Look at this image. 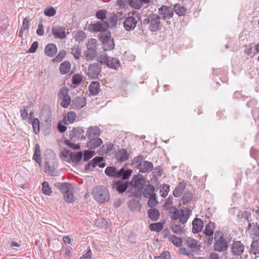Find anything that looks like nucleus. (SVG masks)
<instances>
[{
  "label": "nucleus",
  "mask_w": 259,
  "mask_h": 259,
  "mask_svg": "<svg viewBox=\"0 0 259 259\" xmlns=\"http://www.w3.org/2000/svg\"><path fill=\"white\" fill-rule=\"evenodd\" d=\"M148 215L152 221H156L159 218L160 212L157 209L151 208L148 211Z\"/></svg>",
  "instance_id": "nucleus-32"
},
{
  "label": "nucleus",
  "mask_w": 259,
  "mask_h": 259,
  "mask_svg": "<svg viewBox=\"0 0 259 259\" xmlns=\"http://www.w3.org/2000/svg\"><path fill=\"white\" fill-rule=\"evenodd\" d=\"M82 79V77L80 74H75L73 76L72 78V83L74 84H78L81 82Z\"/></svg>",
  "instance_id": "nucleus-64"
},
{
  "label": "nucleus",
  "mask_w": 259,
  "mask_h": 259,
  "mask_svg": "<svg viewBox=\"0 0 259 259\" xmlns=\"http://www.w3.org/2000/svg\"><path fill=\"white\" fill-rule=\"evenodd\" d=\"M215 228V223L212 222H209L205 226L204 231L203 232L205 235L207 237H211L213 236L214 233V230Z\"/></svg>",
  "instance_id": "nucleus-30"
},
{
  "label": "nucleus",
  "mask_w": 259,
  "mask_h": 259,
  "mask_svg": "<svg viewBox=\"0 0 259 259\" xmlns=\"http://www.w3.org/2000/svg\"><path fill=\"white\" fill-rule=\"evenodd\" d=\"M55 185L56 187L58 188L60 190V191L63 194V195L73 190L72 186L68 183H58Z\"/></svg>",
  "instance_id": "nucleus-22"
},
{
  "label": "nucleus",
  "mask_w": 259,
  "mask_h": 259,
  "mask_svg": "<svg viewBox=\"0 0 259 259\" xmlns=\"http://www.w3.org/2000/svg\"><path fill=\"white\" fill-rule=\"evenodd\" d=\"M69 138L73 141H78L84 138V131L80 127H74L69 134Z\"/></svg>",
  "instance_id": "nucleus-13"
},
{
  "label": "nucleus",
  "mask_w": 259,
  "mask_h": 259,
  "mask_svg": "<svg viewBox=\"0 0 259 259\" xmlns=\"http://www.w3.org/2000/svg\"><path fill=\"white\" fill-rule=\"evenodd\" d=\"M64 201L67 203H71L74 201L76 198L73 194L72 190L63 195Z\"/></svg>",
  "instance_id": "nucleus-43"
},
{
  "label": "nucleus",
  "mask_w": 259,
  "mask_h": 259,
  "mask_svg": "<svg viewBox=\"0 0 259 259\" xmlns=\"http://www.w3.org/2000/svg\"><path fill=\"white\" fill-rule=\"evenodd\" d=\"M169 186L167 185H164L160 190V194L163 197H165L169 192Z\"/></svg>",
  "instance_id": "nucleus-58"
},
{
  "label": "nucleus",
  "mask_w": 259,
  "mask_h": 259,
  "mask_svg": "<svg viewBox=\"0 0 259 259\" xmlns=\"http://www.w3.org/2000/svg\"><path fill=\"white\" fill-rule=\"evenodd\" d=\"M92 194L94 199L100 203L108 201L110 199L108 190L103 186L96 187L93 189Z\"/></svg>",
  "instance_id": "nucleus-4"
},
{
  "label": "nucleus",
  "mask_w": 259,
  "mask_h": 259,
  "mask_svg": "<svg viewBox=\"0 0 259 259\" xmlns=\"http://www.w3.org/2000/svg\"><path fill=\"white\" fill-rule=\"evenodd\" d=\"M52 32L55 38L64 39L66 37L67 33L65 32V28L59 25H55L52 28Z\"/></svg>",
  "instance_id": "nucleus-17"
},
{
  "label": "nucleus",
  "mask_w": 259,
  "mask_h": 259,
  "mask_svg": "<svg viewBox=\"0 0 259 259\" xmlns=\"http://www.w3.org/2000/svg\"><path fill=\"white\" fill-rule=\"evenodd\" d=\"M57 160L54 159V161L51 163L50 161L45 162V171L50 176H57L59 175V172L56 170L57 167Z\"/></svg>",
  "instance_id": "nucleus-15"
},
{
  "label": "nucleus",
  "mask_w": 259,
  "mask_h": 259,
  "mask_svg": "<svg viewBox=\"0 0 259 259\" xmlns=\"http://www.w3.org/2000/svg\"><path fill=\"white\" fill-rule=\"evenodd\" d=\"M119 60L116 58H109L106 64L107 66L112 69H117L120 66Z\"/></svg>",
  "instance_id": "nucleus-34"
},
{
  "label": "nucleus",
  "mask_w": 259,
  "mask_h": 259,
  "mask_svg": "<svg viewBox=\"0 0 259 259\" xmlns=\"http://www.w3.org/2000/svg\"><path fill=\"white\" fill-rule=\"evenodd\" d=\"M228 245L226 239L224 237V234L221 231H217L214 232L213 249L215 251L222 252L226 251Z\"/></svg>",
  "instance_id": "nucleus-2"
},
{
  "label": "nucleus",
  "mask_w": 259,
  "mask_h": 259,
  "mask_svg": "<svg viewBox=\"0 0 259 259\" xmlns=\"http://www.w3.org/2000/svg\"><path fill=\"white\" fill-rule=\"evenodd\" d=\"M129 183L121 180L115 181L112 184V188L119 193L124 192L127 188Z\"/></svg>",
  "instance_id": "nucleus-18"
},
{
  "label": "nucleus",
  "mask_w": 259,
  "mask_h": 259,
  "mask_svg": "<svg viewBox=\"0 0 259 259\" xmlns=\"http://www.w3.org/2000/svg\"><path fill=\"white\" fill-rule=\"evenodd\" d=\"M100 39L102 41L103 45L104 44H107L108 42L112 39H111L110 34H106L105 35H102L100 37Z\"/></svg>",
  "instance_id": "nucleus-60"
},
{
  "label": "nucleus",
  "mask_w": 259,
  "mask_h": 259,
  "mask_svg": "<svg viewBox=\"0 0 259 259\" xmlns=\"http://www.w3.org/2000/svg\"><path fill=\"white\" fill-rule=\"evenodd\" d=\"M132 172V169L125 168L124 167L117 170L116 167L113 166H108L105 170V173L108 176L114 178H121L123 180L128 179L131 176Z\"/></svg>",
  "instance_id": "nucleus-1"
},
{
  "label": "nucleus",
  "mask_w": 259,
  "mask_h": 259,
  "mask_svg": "<svg viewBox=\"0 0 259 259\" xmlns=\"http://www.w3.org/2000/svg\"><path fill=\"white\" fill-rule=\"evenodd\" d=\"M95 155V152L90 150H85L84 151V155L83 157V160L84 161H88Z\"/></svg>",
  "instance_id": "nucleus-54"
},
{
  "label": "nucleus",
  "mask_w": 259,
  "mask_h": 259,
  "mask_svg": "<svg viewBox=\"0 0 259 259\" xmlns=\"http://www.w3.org/2000/svg\"><path fill=\"white\" fill-rule=\"evenodd\" d=\"M42 192L46 195H51L52 193L51 189L48 182L44 181L42 183Z\"/></svg>",
  "instance_id": "nucleus-46"
},
{
  "label": "nucleus",
  "mask_w": 259,
  "mask_h": 259,
  "mask_svg": "<svg viewBox=\"0 0 259 259\" xmlns=\"http://www.w3.org/2000/svg\"><path fill=\"white\" fill-rule=\"evenodd\" d=\"M250 251L256 255L259 254V241L257 240L253 241L250 248Z\"/></svg>",
  "instance_id": "nucleus-45"
},
{
  "label": "nucleus",
  "mask_w": 259,
  "mask_h": 259,
  "mask_svg": "<svg viewBox=\"0 0 259 259\" xmlns=\"http://www.w3.org/2000/svg\"><path fill=\"white\" fill-rule=\"evenodd\" d=\"M160 17L155 14H151L143 20L144 25H148V29L152 32L157 31L161 29V23Z\"/></svg>",
  "instance_id": "nucleus-3"
},
{
  "label": "nucleus",
  "mask_w": 259,
  "mask_h": 259,
  "mask_svg": "<svg viewBox=\"0 0 259 259\" xmlns=\"http://www.w3.org/2000/svg\"><path fill=\"white\" fill-rule=\"evenodd\" d=\"M185 188V185L183 183H180L173 191V194L176 197H180L182 194Z\"/></svg>",
  "instance_id": "nucleus-37"
},
{
  "label": "nucleus",
  "mask_w": 259,
  "mask_h": 259,
  "mask_svg": "<svg viewBox=\"0 0 259 259\" xmlns=\"http://www.w3.org/2000/svg\"><path fill=\"white\" fill-rule=\"evenodd\" d=\"M170 255L168 251H163L160 255L155 256V259H170Z\"/></svg>",
  "instance_id": "nucleus-62"
},
{
  "label": "nucleus",
  "mask_w": 259,
  "mask_h": 259,
  "mask_svg": "<svg viewBox=\"0 0 259 259\" xmlns=\"http://www.w3.org/2000/svg\"><path fill=\"white\" fill-rule=\"evenodd\" d=\"M106 11L104 10H99L96 13V17L100 20H104L106 18Z\"/></svg>",
  "instance_id": "nucleus-57"
},
{
  "label": "nucleus",
  "mask_w": 259,
  "mask_h": 259,
  "mask_svg": "<svg viewBox=\"0 0 259 259\" xmlns=\"http://www.w3.org/2000/svg\"><path fill=\"white\" fill-rule=\"evenodd\" d=\"M144 157L142 155H140L134 158L133 161V164L138 168V166L140 165V163H142L144 161Z\"/></svg>",
  "instance_id": "nucleus-52"
},
{
  "label": "nucleus",
  "mask_w": 259,
  "mask_h": 259,
  "mask_svg": "<svg viewBox=\"0 0 259 259\" xmlns=\"http://www.w3.org/2000/svg\"><path fill=\"white\" fill-rule=\"evenodd\" d=\"M186 242L187 245L191 249H200L201 247L200 245L198 244V242L196 240L190 237L186 238Z\"/></svg>",
  "instance_id": "nucleus-33"
},
{
  "label": "nucleus",
  "mask_w": 259,
  "mask_h": 259,
  "mask_svg": "<svg viewBox=\"0 0 259 259\" xmlns=\"http://www.w3.org/2000/svg\"><path fill=\"white\" fill-rule=\"evenodd\" d=\"M82 157V153L81 151L77 152V153L72 152L71 155V159H70V161H71L73 163H78L80 161Z\"/></svg>",
  "instance_id": "nucleus-42"
},
{
  "label": "nucleus",
  "mask_w": 259,
  "mask_h": 259,
  "mask_svg": "<svg viewBox=\"0 0 259 259\" xmlns=\"http://www.w3.org/2000/svg\"><path fill=\"white\" fill-rule=\"evenodd\" d=\"M192 231L194 233H198L201 231L203 227V221L199 218H195L192 222Z\"/></svg>",
  "instance_id": "nucleus-23"
},
{
  "label": "nucleus",
  "mask_w": 259,
  "mask_h": 259,
  "mask_svg": "<svg viewBox=\"0 0 259 259\" xmlns=\"http://www.w3.org/2000/svg\"><path fill=\"white\" fill-rule=\"evenodd\" d=\"M180 211L181 213H180V217L178 219H179L180 222L182 224H184L187 222L189 218L190 215L191 214V211L189 208H186L184 210L181 209Z\"/></svg>",
  "instance_id": "nucleus-25"
},
{
  "label": "nucleus",
  "mask_w": 259,
  "mask_h": 259,
  "mask_svg": "<svg viewBox=\"0 0 259 259\" xmlns=\"http://www.w3.org/2000/svg\"><path fill=\"white\" fill-rule=\"evenodd\" d=\"M58 97L61 100V106L64 108H67L71 103V97L69 95V90L67 88L63 87L58 93Z\"/></svg>",
  "instance_id": "nucleus-6"
},
{
  "label": "nucleus",
  "mask_w": 259,
  "mask_h": 259,
  "mask_svg": "<svg viewBox=\"0 0 259 259\" xmlns=\"http://www.w3.org/2000/svg\"><path fill=\"white\" fill-rule=\"evenodd\" d=\"M76 117V114L74 112H69L64 117L63 120L64 124L72 123L75 121Z\"/></svg>",
  "instance_id": "nucleus-36"
},
{
  "label": "nucleus",
  "mask_w": 259,
  "mask_h": 259,
  "mask_svg": "<svg viewBox=\"0 0 259 259\" xmlns=\"http://www.w3.org/2000/svg\"><path fill=\"white\" fill-rule=\"evenodd\" d=\"M64 143L66 146L73 149L78 150L80 149V146L78 145L73 144L70 140L65 139Z\"/></svg>",
  "instance_id": "nucleus-56"
},
{
  "label": "nucleus",
  "mask_w": 259,
  "mask_h": 259,
  "mask_svg": "<svg viewBox=\"0 0 259 259\" xmlns=\"http://www.w3.org/2000/svg\"><path fill=\"white\" fill-rule=\"evenodd\" d=\"M245 214H247L245 218L248 222L247 231L249 236L253 238L259 236V225L257 223H250V220L249 218L251 217L250 214L247 212H245Z\"/></svg>",
  "instance_id": "nucleus-8"
},
{
  "label": "nucleus",
  "mask_w": 259,
  "mask_h": 259,
  "mask_svg": "<svg viewBox=\"0 0 259 259\" xmlns=\"http://www.w3.org/2000/svg\"><path fill=\"white\" fill-rule=\"evenodd\" d=\"M172 232L177 234H181L183 233V229L179 225H172L171 227Z\"/></svg>",
  "instance_id": "nucleus-61"
},
{
  "label": "nucleus",
  "mask_w": 259,
  "mask_h": 259,
  "mask_svg": "<svg viewBox=\"0 0 259 259\" xmlns=\"http://www.w3.org/2000/svg\"><path fill=\"white\" fill-rule=\"evenodd\" d=\"M97 40L95 38L89 39L87 44V50L83 52V55L87 60L92 61L97 55Z\"/></svg>",
  "instance_id": "nucleus-5"
},
{
  "label": "nucleus",
  "mask_w": 259,
  "mask_h": 259,
  "mask_svg": "<svg viewBox=\"0 0 259 259\" xmlns=\"http://www.w3.org/2000/svg\"><path fill=\"white\" fill-rule=\"evenodd\" d=\"M109 58V57H108L107 54H104L99 57L98 61L101 64H105L106 65Z\"/></svg>",
  "instance_id": "nucleus-63"
},
{
  "label": "nucleus",
  "mask_w": 259,
  "mask_h": 259,
  "mask_svg": "<svg viewBox=\"0 0 259 259\" xmlns=\"http://www.w3.org/2000/svg\"><path fill=\"white\" fill-rule=\"evenodd\" d=\"M72 152L67 149H64L62 152V155L64 158L65 160L67 162H70V159H71V155Z\"/></svg>",
  "instance_id": "nucleus-51"
},
{
  "label": "nucleus",
  "mask_w": 259,
  "mask_h": 259,
  "mask_svg": "<svg viewBox=\"0 0 259 259\" xmlns=\"http://www.w3.org/2000/svg\"><path fill=\"white\" fill-rule=\"evenodd\" d=\"M159 16L162 20L171 19L174 15V10L170 7L162 5L158 9Z\"/></svg>",
  "instance_id": "nucleus-10"
},
{
  "label": "nucleus",
  "mask_w": 259,
  "mask_h": 259,
  "mask_svg": "<svg viewBox=\"0 0 259 259\" xmlns=\"http://www.w3.org/2000/svg\"><path fill=\"white\" fill-rule=\"evenodd\" d=\"M175 245L181 246L182 244V240L180 238L177 237L175 235L169 236V239Z\"/></svg>",
  "instance_id": "nucleus-50"
},
{
  "label": "nucleus",
  "mask_w": 259,
  "mask_h": 259,
  "mask_svg": "<svg viewBox=\"0 0 259 259\" xmlns=\"http://www.w3.org/2000/svg\"><path fill=\"white\" fill-rule=\"evenodd\" d=\"M71 64L69 61H64L62 63L59 67L60 72L61 74H71L70 72Z\"/></svg>",
  "instance_id": "nucleus-28"
},
{
  "label": "nucleus",
  "mask_w": 259,
  "mask_h": 259,
  "mask_svg": "<svg viewBox=\"0 0 259 259\" xmlns=\"http://www.w3.org/2000/svg\"><path fill=\"white\" fill-rule=\"evenodd\" d=\"M103 160L104 158L103 157H95L92 159V161H90L92 163V166L94 168L97 165L99 166V163H100V162L103 161Z\"/></svg>",
  "instance_id": "nucleus-55"
},
{
  "label": "nucleus",
  "mask_w": 259,
  "mask_h": 259,
  "mask_svg": "<svg viewBox=\"0 0 259 259\" xmlns=\"http://www.w3.org/2000/svg\"><path fill=\"white\" fill-rule=\"evenodd\" d=\"M85 105L86 98L83 95H81L73 99L71 106L74 109L79 110L85 106Z\"/></svg>",
  "instance_id": "nucleus-16"
},
{
  "label": "nucleus",
  "mask_w": 259,
  "mask_h": 259,
  "mask_svg": "<svg viewBox=\"0 0 259 259\" xmlns=\"http://www.w3.org/2000/svg\"><path fill=\"white\" fill-rule=\"evenodd\" d=\"M163 224L161 223H156L151 224L149 225V229L151 231L159 232L163 229Z\"/></svg>",
  "instance_id": "nucleus-44"
},
{
  "label": "nucleus",
  "mask_w": 259,
  "mask_h": 259,
  "mask_svg": "<svg viewBox=\"0 0 259 259\" xmlns=\"http://www.w3.org/2000/svg\"><path fill=\"white\" fill-rule=\"evenodd\" d=\"M139 171L143 173L149 172L153 169V164L152 162L149 161H144L142 163H140L138 166Z\"/></svg>",
  "instance_id": "nucleus-20"
},
{
  "label": "nucleus",
  "mask_w": 259,
  "mask_h": 259,
  "mask_svg": "<svg viewBox=\"0 0 259 259\" xmlns=\"http://www.w3.org/2000/svg\"><path fill=\"white\" fill-rule=\"evenodd\" d=\"M118 21V16L116 14L112 15L108 19V22L106 23L108 24V27H112L114 26L117 23Z\"/></svg>",
  "instance_id": "nucleus-47"
},
{
  "label": "nucleus",
  "mask_w": 259,
  "mask_h": 259,
  "mask_svg": "<svg viewBox=\"0 0 259 259\" xmlns=\"http://www.w3.org/2000/svg\"><path fill=\"white\" fill-rule=\"evenodd\" d=\"M90 141L87 143V146L89 149H94L102 144V140L99 138H88Z\"/></svg>",
  "instance_id": "nucleus-26"
},
{
  "label": "nucleus",
  "mask_w": 259,
  "mask_h": 259,
  "mask_svg": "<svg viewBox=\"0 0 259 259\" xmlns=\"http://www.w3.org/2000/svg\"><path fill=\"white\" fill-rule=\"evenodd\" d=\"M41 119L45 121L46 126H50L52 121V112L50 108L44 106L40 111Z\"/></svg>",
  "instance_id": "nucleus-12"
},
{
  "label": "nucleus",
  "mask_w": 259,
  "mask_h": 259,
  "mask_svg": "<svg viewBox=\"0 0 259 259\" xmlns=\"http://www.w3.org/2000/svg\"><path fill=\"white\" fill-rule=\"evenodd\" d=\"M155 187L152 185H147L143 190V196L146 198L152 196L153 194H155Z\"/></svg>",
  "instance_id": "nucleus-31"
},
{
  "label": "nucleus",
  "mask_w": 259,
  "mask_h": 259,
  "mask_svg": "<svg viewBox=\"0 0 259 259\" xmlns=\"http://www.w3.org/2000/svg\"><path fill=\"white\" fill-rule=\"evenodd\" d=\"M128 4L136 9H140L143 6L142 2H140L139 0H128Z\"/></svg>",
  "instance_id": "nucleus-49"
},
{
  "label": "nucleus",
  "mask_w": 259,
  "mask_h": 259,
  "mask_svg": "<svg viewBox=\"0 0 259 259\" xmlns=\"http://www.w3.org/2000/svg\"><path fill=\"white\" fill-rule=\"evenodd\" d=\"M81 49L77 45H74L71 49V53L76 59H79L81 54Z\"/></svg>",
  "instance_id": "nucleus-41"
},
{
  "label": "nucleus",
  "mask_w": 259,
  "mask_h": 259,
  "mask_svg": "<svg viewBox=\"0 0 259 259\" xmlns=\"http://www.w3.org/2000/svg\"><path fill=\"white\" fill-rule=\"evenodd\" d=\"M192 197L193 195L190 191H186L182 196V202L184 204H187L191 202Z\"/></svg>",
  "instance_id": "nucleus-38"
},
{
  "label": "nucleus",
  "mask_w": 259,
  "mask_h": 259,
  "mask_svg": "<svg viewBox=\"0 0 259 259\" xmlns=\"http://www.w3.org/2000/svg\"><path fill=\"white\" fill-rule=\"evenodd\" d=\"M88 138H98L100 135V130L97 126H92L88 128L86 132Z\"/></svg>",
  "instance_id": "nucleus-24"
},
{
  "label": "nucleus",
  "mask_w": 259,
  "mask_h": 259,
  "mask_svg": "<svg viewBox=\"0 0 259 259\" xmlns=\"http://www.w3.org/2000/svg\"><path fill=\"white\" fill-rule=\"evenodd\" d=\"M148 198V205L149 207L153 208L157 205L158 202L156 194H153L152 196L149 197Z\"/></svg>",
  "instance_id": "nucleus-48"
},
{
  "label": "nucleus",
  "mask_w": 259,
  "mask_h": 259,
  "mask_svg": "<svg viewBox=\"0 0 259 259\" xmlns=\"http://www.w3.org/2000/svg\"><path fill=\"white\" fill-rule=\"evenodd\" d=\"M33 131L37 134L39 132V121L37 118H34L32 122Z\"/></svg>",
  "instance_id": "nucleus-53"
},
{
  "label": "nucleus",
  "mask_w": 259,
  "mask_h": 259,
  "mask_svg": "<svg viewBox=\"0 0 259 259\" xmlns=\"http://www.w3.org/2000/svg\"><path fill=\"white\" fill-rule=\"evenodd\" d=\"M129 155L127 151L124 149H122L118 151L115 154V157L117 161L122 162L128 159Z\"/></svg>",
  "instance_id": "nucleus-27"
},
{
  "label": "nucleus",
  "mask_w": 259,
  "mask_h": 259,
  "mask_svg": "<svg viewBox=\"0 0 259 259\" xmlns=\"http://www.w3.org/2000/svg\"><path fill=\"white\" fill-rule=\"evenodd\" d=\"M166 210H168L170 213V217L171 220H177L180 217L179 210L175 206H170L166 208Z\"/></svg>",
  "instance_id": "nucleus-35"
},
{
  "label": "nucleus",
  "mask_w": 259,
  "mask_h": 259,
  "mask_svg": "<svg viewBox=\"0 0 259 259\" xmlns=\"http://www.w3.org/2000/svg\"><path fill=\"white\" fill-rule=\"evenodd\" d=\"M139 18L134 17L133 16H129L126 17L123 22L124 28L127 31H131L134 30L137 24Z\"/></svg>",
  "instance_id": "nucleus-14"
},
{
  "label": "nucleus",
  "mask_w": 259,
  "mask_h": 259,
  "mask_svg": "<svg viewBox=\"0 0 259 259\" xmlns=\"http://www.w3.org/2000/svg\"><path fill=\"white\" fill-rule=\"evenodd\" d=\"M45 15L48 17H52L55 15L56 10L53 7H50L45 9L44 11Z\"/></svg>",
  "instance_id": "nucleus-59"
},
{
  "label": "nucleus",
  "mask_w": 259,
  "mask_h": 259,
  "mask_svg": "<svg viewBox=\"0 0 259 259\" xmlns=\"http://www.w3.org/2000/svg\"><path fill=\"white\" fill-rule=\"evenodd\" d=\"M244 250V245L240 241H234L231 246V253L233 255L241 256Z\"/></svg>",
  "instance_id": "nucleus-11"
},
{
  "label": "nucleus",
  "mask_w": 259,
  "mask_h": 259,
  "mask_svg": "<svg viewBox=\"0 0 259 259\" xmlns=\"http://www.w3.org/2000/svg\"><path fill=\"white\" fill-rule=\"evenodd\" d=\"M90 28L94 32L105 31L108 28V24L104 21H98L90 25Z\"/></svg>",
  "instance_id": "nucleus-19"
},
{
  "label": "nucleus",
  "mask_w": 259,
  "mask_h": 259,
  "mask_svg": "<svg viewBox=\"0 0 259 259\" xmlns=\"http://www.w3.org/2000/svg\"><path fill=\"white\" fill-rule=\"evenodd\" d=\"M89 90L91 95H97L100 92V83L98 81L92 82L89 87Z\"/></svg>",
  "instance_id": "nucleus-29"
},
{
  "label": "nucleus",
  "mask_w": 259,
  "mask_h": 259,
  "mask_svg": "<svg viewBox=\"0 0 259 259\" xmlns=\"http://www.w3.org/2000/svg\"><path fill=\"white\" fill-rule=\"evenodd\" d=\"M173 10H175L176 13L179 16H184L186 12V9L183 6L178 4L174 6Z\"/></svg>",
  "instance_id": "nucleus-39"
},
{
  "label": "nucleus",
  "mask_w": 259,
  "mask_h": 259,
  "mask_svg": "<svg viewBox=\"0 0 259 259\" xmlns=\"http://www.w3.org/2000/svg\"><path fill=\"white\" fill-rule=\"evenodd\" d=\"M146 183L145 178L140 174H138L132 178L129 184L134 187L136 190L141 191L144 188V186L146 185Z\"/></svg>",
  "instance_id": "nucleus-7"
},
{
  "label": "nucleus",
  "mask_w": 259,
  "mask_h": 259,
  "mask_svg": "<svg viewBox=\"0 0 259 259\" xmlns=\"http://www.w3.org/2000/svg\"><path fill=\"white\" fill-rule=\"evenodd\" d=\"M33 158L37 163L40 164L41 162L40 147L38 144H36L35 146Z\"/></svg>",
  "instance_id": "nucleus-40"
},
{
  "label": "nucleus",
  "mask_w": 259,
  "mask_h": 259,
  "mask_svg": "<svg viewBox=\"0 0 259 259\" xmlns=\"http://www.w3.org/2000/svg\"><path fill=\"white\" fill-rule=\"evenodd\" d=\"M101 68V66L99 63H95L90 64L88 67L86 74L89 77L95 79L100 74Z\"/></svg>",
  "instance_id": "nucleus-9"
},
{
  "label": "nucleus",
  "mask_w": 259,
  "mask_h": 259,
  "mask_svg": "<svg viewBox=\"0 0 259 259\" xmlns=\"http://www.w3.org/2000/svg\"><path fill=\"white\" fill-rule=\"evenodd\" d=\"M57 48L55 44L50 43L48 44L45 48V54L48 57H53L57 53Z\"/></svg>",
  "instance_id": "nucleus-21"
}]
</instances>
